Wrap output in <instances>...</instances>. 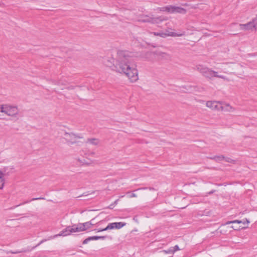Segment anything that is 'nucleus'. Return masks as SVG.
<instances>
[{"mask_svg": "<svg viewBox=\"0 0 257 257\" xmlns=\"http://www.w3.org/2000/svg\"><path fill=\"white\" fill-rule=\"evenodd\" d=\"M114 71L124 75L132 82H136L139 79L138 71L134 64L132 53L128 51H117Z\"/></svg>", "mask_w": 257, "mask_h": 257, "instance_id": "obj_1", "label": "nucleus"}, {"mask_svg": "<svg viewBox=\"0 0 257 257\" xmlns=\"http://www.w3.org/2000/svg\"><path fill=\"white\" fill-rule=\"evenodd\" d=\"M196 69L205 78L211 79L213 77L221 78L223 80L228 81V79L225 76L219 75L218 72L212 70L211 68L205 67L202 65L196 66Z\"/></svg>", "mask_w": 257, "mask_h": 257, "instance_id": "obj_2", "label": "nucleus"}, {"mask_svg": "<svg viewBox=\"0 0 257 257\" xmlns=\"http://www.w3.org/2000/svg\"><path fill=\"white\" fill-rule=\"evenodd\" d=\"M171 59V56L169 54L158 50L150 52L148 57L149 60L152 62L156 61H168Z\"/></svg>", "mask_w": 257, "mask_h": 257, "instance_id": "obj_3", "label": "nucleus"}, {"mask_svg": "<svg viewBox=\"0 0 257 257\" xmlns=\"http://www.w3.org/2000/svg\"><path fill=\"white\" fill-rule=\"evenodd\" d=\"M206 106L213 110H226L231 111L232 107L228 104H223L219 101H208L206 103Z\"/></svg>", "mask_w": 257, "mask_h": 257, "instance_id": "obj_4", "label": "nucleus"}, {"mask_svg": "<svg viewBox=\"0 0 257 257\" xmlns=\"http://www.w3.org/2000/svg\"><path fill=\"white\" fill-rule=\"evenodd\" d=\"M240 29L242 30H257V16L251 21L245 24H240Z\"/></svg>", "mask_w": 257, "mask_h": 257, "instance_id": "obj_5", "label": "nucleus"}, {"mask_svg": "<svg viewBox=\"0 0 257 257\" xmlns=\"http://www.w3.org/2000/svg\"><path fill=\"white\" fill-rule=\"evenodd\" d=\"M166 19L162 17H149L148 16H142L139 21L142 22H149L151 23L152 24H158L160 22H162Z\"/></svg>", "mask_w": 257, "mask_h": 257, "instance_id": "obj_6", "label": "nucleus"}, {"mask_svg": "<svg viewBox=\"0 0 257 257\" xmlns=\"http://www.w3.org/2000/svg\"><path fill=\"white\" fill-rule=\"evenodd\" d=\"M64 138L68 143L73 144L77 143L78 140L82 138V137L72 133H65L64 135Z\"/></svg>", "mask_w": 257, "mask_h": 257, "instance_id": "obj_7", "label": "nucleus"}, {"mask_svg": "<svg viewBox=\"0 0 257 257\" xmlns=\"http://www.w3.org/2000/svg\"><path fill=\"white\" fill-rule=\"evenodd\" d=\"M72 225L68 226L65 229H63L59 234L49 237L48 240L55 238L58 236H66L70 235L72 233H74Z\"/></svg>", "mask_w": 257, "mask_h": 257, "instance_id": "obj_8", "label": "nucleus"}, {"mask_svg": "<svg viewBox=\"0 0 257 257\" xmlns=\"http://www.w3.org/2000/svg\"><path fill=\"white\" fill-rule=\"evenodd\" d=\"M153 34L155 36H160L163 38L166 37L167 36H171V37H181L185 35V32L184 31L182 33H165L164 32L157 33L154 32Z\"/></svg>", "mask_w": 257, "mask_h": 257, "instance_id": "obj_9", "label": "nucleus"}, {"mask_svg": "<svg viewBox=\"0 0 257 257\" xmlns=\"http://www.w3.org/2000/svg\"><path fill=\"white\" fill-rule=\"evenodd\" d=\"M126 225V223L122 222H112L109 223L105 228V230L119 229Z\"/></svg>", "mask_w": 257, "mask_h": 257, "instance_id": "obj_10", "label": "nucleus"}, {"mask_svg": "<svg viewBox=\"0 0 257 257\" xmlns=\"http://www.w3.org/2000/svg\"><path fill=\"white\" fill-rule=\"evenodd\" d=\"M105 63L107 66L111 68V69L114 71V66L116 64V59L111 57L108 58Z\"/></svg>", "mask_w": 257, "mask_h": 257, "instance_id": "obj_11", "label": "nucleus"}, {"mask_svg": "<svg viewBox=\"0 0 257 257\" xmlns=\"http://www.w3.org/2000/svg\"><path fill=\"white\" fill-rule=\"evenodd\" d=\"M6 175V174L5 171H0V189L1 190L4 188L5 185V180L4 177Z\"/></svg>", "mask_w": 257, "mask_h": 257, "instance_id": "obj_12", "label": "nucleus"}, {"mask_svg": "<svg viewBox=\"0 0 257 257\" xmlns=\"http://www.w3.org/2000/svg\"><path fill=\"white\" fill-rule=\"evenodd\" d=\"M74 232H78L85 230L84 225L82 223H79L77 224H74L72 225Z\"/></svg>", "mask_w": 257, "mask_h": 257, "instance_id": "obj_13", "label": "nucleus"}, {"mask_svg": "<svg viewBox=\"0 0 257 257\" xmlns=\"http://www.w3.org/2000/svg\"><path fill=\"white\" fill-rule=\"evenodd\" d=\"M242 223L243 224H244L245 223L248 224L249 223V221L247 219L245 218V219H243V220H235L233 221H228L226 223V224H230V223Z\"/></svg>", "mask_w": 257, "mask_h": 257, "instance_id": "obj_14", "label": "nucleus"}, {"mask_svg": "<svg viewBox=\"0 0 257 257\" xmlns=\"http://www.w3.org/2000/svg\"><path fill=\"white\" fill-rule=\"evenodd\" d=\"M176 13L185 14L186 13V10L183 8L174 6V13Z\"/></svg>", "mask_w": 257, "mask_h": 257, "instance_id": "obj_15", "label": "nucleus"}, {"mask_svg": "<svg viewBox=\"0 0 257 257\" xmlns=\"http://www.w3.org/2000/svg\"><path fill=\"white\" fill-rule=\"evenodd\" d=\"M78 161H79L81 165H89L92 163V161L87 159H78Z\"/></svg>", "mask_w": 257, "mask_h": 257, "instance_id": "obj_16", "label": "nucleus"}, {"mask_svg": "<svg viewBox=\"0 0 257 257\" xmlns=\"http://www.w3.org/2000/svg\"><path fill=\"white\" fill-rule=\"evenodd\" d=\"M87 143L96 146L99 144V140L95 138L88 139L87 140Z\"/></svg>", "mask_w": 257, "mask_h": 257, "instance_id": "obj_17", "label": "nucleus"}, {"mask_svg": "<svg viewBox=\"0 0 257 257\" xmlns=\"http://www.w3.org/2000/svg\"><path fill=\"white\" fill-rule=\"evenodd\" d=\"M45 199V198L44 197H38V198H33V199H32L31 200H28V201H26L19 205H17V206H21L22 205H23V204H26V203H29L30 202H31V201H34V200H44Z\"/></svg>", "mask_w": 257, "mask_h": 257, "instance_id": "obj_18", "label": "nucleus"}, {"mask_svg": "<svg viewBox=\"0 0 257 257\" xmlns=\"http://www.w3.org/2000/svg\"><path fill=\"white\" fill-rule=\"evenodd\" d=\"M54 82H55V84H56L58 86H60L61 89H63L64 88L63 86L66 85V83H67L66 81H59L58 82L55 81Z\"/></svg>", "mask_w": 257, "mask_h": 257, "instance_id": "obj_19", "label": "nucleus"}, {"mask_svg": "<svg viewBox=\"0 0 257 257\" xmlns=\"http://www.w3.org/2000/svg\"><path fill=\"white\" fill-rule=\"evenodd\" d=\"M174 6H172L165 7L166 12L169 13H174Z\"/></svg>", "mask_w": 257, "mask_h": 257, "instance_id": "obj_20", "label": "nucleus"}, {"mask_svg": "<svg viewBox=\"0 0 257 257\" xmlns=\"http://www.w3.org/2000/svg\"><path fill=\"white\" fill-rule=\"evenodd\" d=\"M91 240H98L99 239H104L106 238V236H90Z\"/></svg>", "mask_w": 257, "mask_h": 257, "instance_id": "obj_21", "label": "nucleus"}, {"mask_svg": "<svg viewBox=\"0 0 257 257\" xmlns=\"http://www.w3.org/2000/svg\"><path fill=\"white\" fill-rule=\"evenodd\" d=\"M211 159L215 160L217 161H221L224 159V156H215L214 157L211 158Z\"/></svg>", "mask_w": 257, "mask_h": 257, "instance_id": "obj_22", "label": "nucleus"}, {"mask_svg": "<svg viewBox=\"0 0 257 257\" xmlns=\"http://www.w3.org/2000/svg\"><path fill=\"white\" fill-rule=\"evenodd\" d=\"M162 252H164L165 253H170V254H174L173 250L172 249V248L170 247L167 250H163L162 251Z\"/></svg>", "mask_w": 257, "mask_h": 257, "instance_id": "obj_23", "label": "nucleus"}, {"mask_svg": "<svg viewBox=\"0 0 257 257\" xmlns=\"http://www.w3.org/2000/svg\"><path fill=\"white\" fill-rule=\"evenodd\" d=\"M172 248V249L173 250V253H174L175 252H176V251L177 250H180V248L178 246V245H176L174 247H171Z\"/></svg>", "mask_w": 257, "mask_h": 257, "instance_id": "obj_24", "label": "nucleus"}, {"mask_svg": "<svg viewBox=\"0 0 257 257\" xmlns=\"http://www.w3.org/2000/svg\"><path fill=\"white\" fill-rule=\"evenodd\" d=\"M83 225H84V228L85 229V230H86L88 228H90V226L89 225V223H88L87 222H85L84 223H82Z\"/></svg>", "mask_w": 257, "mask_h": 257, "instance_id": "obj_25", "label": "nucleus"}, {"mask_svg": "<svg viewBox=\"0 0 257 257\" xmlns=\"http://www.w3.org/2000/svg\"><path fill=\"white\" fill-rule=\"evenodd\" d=\"M223 66H227L228 68H231V65L233 64L232 63H221Z\"/></svg>", "mask_w": 257, "mask_h": 257, "instance_id": "obj_26", "label": "nucleus"}, {"mask_svg": "<svg viewBox=\"0 0 257 257\" xmlns=\"http://www.w3.org/2000/svg\"><path fill=\"white\" fill-rule=\"evenodd\" d=\"M91 240L90 236L86 238L83 241V244H86L88 242V241Z\"/></svg>", "mask_w": 257, "mask_h": 257, "instance_id": "obj_27", "label": "nucleus"}, {"mask_svg": "<svg viewBox=\"0 0 257 257\" xmlns=\"http://www.w3.org/2000/svg\"><path fill=\"white\" fill-rule=\"evenodd\" d=\"M157 10H159L160 11L165 12V11H166L165 7H162V8H158L157 9Z\"/></svg>", "mask_w": 257, "mask_h": 257, "instance_id": "obj_28", "label": "nucleus"}, {"mask_svg": "<svg viewBox=\"0 0 257 257\" xmlns=\"http://www.w3.org/2000/svg\"><path fill=\"white\" fill-rule=\"evenodd\" d=\"M222 72L223 73H227V74H230V73L227 70L226 68H224L223 69Z\"/></svg>", "mask_w": 257, "mask_h": 257, "instance_id": "obj_29", "label": "nucleus"}, {"mask_svg": "<svg viewBox=\"0 0 257 257\" xmlns=\"http://www.w3.org/2000/svg\"><path fill=\"white\" fill-rule=\"evenodd\" d=\"M95 230H96L97 232H101V231H106L107 230H105V228H102V229H95Z\"/></svg>", "mask_w": 257, "mask_h": 257, "instance_id": "obj_30", "label": "nucleus"}, {"mask_svg": "<svg viewBox=\"0 0 257 257\" xmlns=\"http://www.w3.org/2000/svg\"><path fill=\"white\" fill-rule=\"evenodd\" d=\"M130 198H133V197H137V195L135 193H132L131 195H130L129 196H128Z\"/></svg>", "mask_w": 257, "mask_h": 257, "instance_id": "obj_31", "label": "nucleus"}, {"mask_svg": "<svg viewBox=\"0 0 257 257\" xmlns=\"http://www.w3.org/2000/svg\"><path fill=\"white\" fill-rule=\"evenodd\" d=\"M93 220L94 219L91 220L90 221L87 222L88 223H89V224L90 226L93 225Z\"/></svg>", "mask_w": 257, "mask_h": 257, "instance_id": "obj_32", "label": "nucleus"}, {"mask_svg": "<svg viewBox=\"0 0 257 257\" xmlns=\"http://www.w3.org/2000/svg\"><path fill=\"white\" fill-rule=\"evenodd\" d=\"M93 220L94 219L91 220L90 221L87 222L88 223H89V224L90 226L93 225Z\"/></svg>", "mask_w": 257, "mask_h": 257, "instance_id": "obj_33", "label": "nucleus"}, {"mask_svg": "<svg viewBox=\"0 0 257 257\" xmlns=\"http://www.w3.org/2000/svg\"><path fill=\"white\" fill-rule=\"evenodd\" d=\"M46 240H47L46 239H43V240H42L40 241V242L36 245V246H39V245H40L41 243H42L43 242H44L46 241Z\"/></svg>", "mask_w": 257, "mask_h": 257, "instance_id": "obj_34", "label": "nucleus"}, {"mask_svg": "<svg viewBox=\"0 0 257 257\" xmlns=\"http://www.w3.org/2000/svg\"><path fill=\"white\" fill-rule=\"evenodd\" d=\"M232 160L230 158H227L226 161L227 162H231Z\"/></svg>", "mask_w": 257, "mask_h": 257, "instance_id": "obj_35", "label": "nucleus"}, {"mask_svg": "<svg viewBox=\"0 0 257 257\" xmlns=\"http://www.w3.org/2000/svg\"><path fill=\"white\" fill-rule=\"evenodd\" d=\"M118 199L116 200L114 202L113 204H114V205H116V204H117V203H118Z\"/></svg>", "mask_w": 257, "mask_h": 257, "instance_id": "obj_36", "label": "nucleus"}, {"mask_svg": "<svg viewBox=\"0 0 257 257\" xmlns=\"http://www.w3.org/2000/svg\"><path fill=\"white\" fill-rule=\"evenodd\" d=\"M165 33H174V32H171V31H169L168 30H167Z\"/></svg>", "mask_w": 257, "mask_h": 257, "instance_id": "obj_37", "label": "nucleus"}, {"mask_svg": "<svg viewBox=\"0 0 257 257\" xmlns=\"http://www.w3.org/2000/svg\"><path fill=\"white\" fill-rule=\"evenodd\" d=\"M113 205H114L113 203V204H110V206H109V208H111H111H113Z\"/></svg>", "mask_w": 257, "mask_h": 257, "instance_id": "obj_38", "label": "nucleus"}, {"mask_svg": "<svg viewBox=\"0 0 257 257\" xmlns=\"http://www.w3.org/2000/svg\"><path fill=\"white\" fill-rule=\"evenodd\" d=\"M147 188H139L138 189L136 190V191L141 190V189H146Z\"/></svg>", "mask_w": 257, "mask_h": 257, "instance_id": "obj_39", "label": "nucleus"}, {"mask_svg": "<svg viewBox=\"0 0 257 257\" xmlns=\"http://www.w3.org/2000/svg\"><path fill=\"white\" fill-rule=\"evenodd\" d=\"M214 192V191H211L208 193L209 194H212Z\"/></svg>", "mask_w": 257, "mask_h": 257, "instance_id": "obj_40", "label": "nucleus"}, {"mask_svg": "<svg viewBox=\"0 0 257 257\" xmlns=\"http://www.w3.org/2000/svg\"><path fill=\"white\" fill-rule=\"evenodd\" d=\"M149 189H150V190H155V189H154V188H149Z\"/></svg>", "mask_w": 257, "mask_h": 257, "instance_id": "obj_41", "label": "nucleus"}, {"mask_svg": "<svg viewBox=\"0 0 257 257\" xmlns=\"http://www.w3.org/2000/svg\"><path fill=\"white\" fill-rule=\"evenodd\" d=\"M22 252V251H17V252H14V253H19V252Z\"/></svg>", "mask_w": 257, "mask_h": 257, "instance_id": "obj_42", "label": "nucleus"}, {"mask_svg": "<svg viewBox=\"0 0 257 257\" xmlns=\"http://www.w3.org/2000/svg\"><path fill=\"white\" fill-rule=\"evenodd\" d=\"M183 6H188V5L186 3V4H184Z\"/></svg>", "mask_w": 257, "mask_h": 257, "instance_id": "obj_43", "label": "nucleus"}, {"mask_svg": "<svg viewBox=\"0 0 257 257\" xmlns=\"http://www.w3.org/2000/svg\"><path fill=\"white\" fill-rule=\"evenodd\" d=\"M192 8H194V9H196V8H197V7H196V6H194V7H193Z\"/></svg>", "mask_w": 257, "mask_h": 257, "instance_id": "obj_44", "label": "nucleus"}]
</instances>
